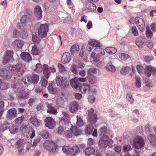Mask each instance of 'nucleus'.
<instances>
[{"instance_id": "a19ab883", "label": "nucleus", "mask_w": 156, "mask_h": 156, "mask_svg": "<svg viewBox=\"0 0 156 156\" xmlns=\"http://www.w3.org/2000/svg\"><path fill=\"white\" fill-rule=\"evenodd\" d=\"M87 80L91 83H95L98 80L96 76L94 75H89L87 76Z\"/></svg>"}, {"instance_id": "473e14b6", "label": "nucleus", "mask_w": 156, "mask_h": 156, "mask_svg": "<svg viewBox=\"0 0 156 156\" xmlns=\"http://www.w3.org/2000/svg\"><path fill=\"white\" fill-rule=\"evenodd\" d=\"M31 68L35 72L38 73H41L43 70L42 66L40 63L37 64L34 66H32Z\"/></svg>"}, {"instance_id": "2eb2a0df", "label": "nucleus", "mask_w": 156, "mask_h": 156, "mask_svg": "<svg viewBox=\"0 0 156 156\" xmlns=\"http://www.w3.org/2000/svg\"><path fill=\"white\" fill-rule=\"evenodd\" d=\"M45 105L48 108V109L47 110V111L48 113L53 114L54 115H56L57 114V111L54 108L53 103L46 102L45 103Z\"/></svg>"}, {"instance_id": "4c0bfd02", "label": "nucleus", "mask_w": 156, "mask_h": 156, "mask_svg": "<svg viewBox=\"0 0 156 156\" xmlns=\"http://www.w3.org/2000/svg\"><path fill=\"white\" fill-rule=\"evenodd\" d=\"M94 128V126L91 124L87 125L85 128V133L88 134H91Z\"/></svg>"}, {"instance_id": "412c9836", "label": "nucleus", "mask_w": 156, "mask_h": 156, "mask_svg": "<svg viewBox=\"0 0 156 156\" xmlns=\"http://www.w3.org/2000/svg\"><path fill=\"white\" fill-rule=\"evenodd\" d=\"M21 59L25 61L28 62L32 60V58L29 53L26 52H23L20 55Z\"/></svg>"}, {"instance_id": "bf43d9fd", "label": "nucleus", "mask_w": 156, "mask_h": 156, "mask_svg": "<svg viewBox=\"0 0 156 156\" xmlns=\"http://www.w3.org/2000/svg\"><path fill=\"white\" fill-rule=\"evenodd\" d=\"M78 69V67L75 64H74L70 68V70L75 74H78V71H77Z\"/></svg>"}, {"instance_id": "9b49d317", "label": "nucleus", "mask_w": 156, "mask_h": 156, "mask_svg": "<svg viewBox=\"0 0 156 156\" xmlns=\"http://www.w3.org/2000/svg\"><path fill=\"white\" fill-rule=\"evenodd\" d=\"M45 126L50 129H52L55 127V122L51 117H47L45 120Z\"/></svg>"}, {"instance_id": "c756f323", "label": "nucleus", "mask_w": 156, "mask_h": 156, "mask_svg": "<svg viewBox=\"0 0 156 156\" xmlns=\"http://www.w3.org/2000/svg\"><path fill=\"white\" fill-rule=\"evenodd\" d=\"M31 20V17H30V16H28V15H25L21 17L20 21L23 23L28 24L30 22Z\"/></svg>"}, {"instance_id": "39448f33", "label": "nucleus", "mask_w": 156, "mask_h": 156, "mask_svg": "<svg viewBox=\"0 0 156 156\" xmlns=\"http://www.w3.org/2000/svg\"><path fill=\"white\" fill-rule=\"evenodd\" d=\"M13 54V50H6L4 52L3 57L2 63L4 65L8 63L12 59Z\"/></svg>"}, {"instance_id": "774afa93", "label": "nucleus", "mask_w": 156, "mask_h": 156, "mask_svg": "<svg viewBox=\"0 0 156 156\" xmlns=\"http://www.w3.org/2000/svg\"><path fill=\"white\" fill-rule=\"evenodd\" d=\"M8 124V122L7 121L5 122L4 123L2 124L1 126H0V130H1L2 132L4 131L5 130L7 129V126L6 125Z\"/></svg>"}, {"instance_id": "864d4df0", "label": "nucleus", "mask_w": 156, "mask_h": 156, "mask_svg": "<svg viewBox=\"0 0 156 156\" xmlns=\"http://www.w3.org/2000/svg\"><path fill=\"white\" fill-rule=\"evenodd\" d=\"M126 98L127 101L131 104H132L134 101V99L132 97V94L131 93H128L126 95Z\"/></svg>"}, {"instance_id": "0eeeda50", "label": "nucleus", "mask_w": 156, "mask_h": 156, "mask_svg": "<svg viewBox=\"0 0 156 156\" xmlns=\"http://www.w3.org/2000/svg\"><path fill=\"white\" fill-rule=\"evenodd\" d=\"M133 143L135 147L139 149L143 147L144 145V141L143 138L140 136L136 137L133 140Z\"/></svg>"}, {"instance_id": "49530a36", "label": "nucleus", "mask_w": 156, "mask_h": 156, "mask_svg": "<svg viewBox=\"0 0 156 156\" xmlns=\"http://www.w3.org/2000/svg\"><path fill=\"white\" fill-rule=\"evenodd\" d=\"M76 125L79 127L83 126L84 124V122L82 118L80 116H77Z\"/></svg>"}, {"instance_id": "4d7b16f0", "label": "nucleus", "mask_w": 156, "mask_h": 156, "mask_svg": "<svg viewBox=\"0 0 156 156\" xmlns=\"http://www.w3.org/2000/svg\"><path fill=\"white\" fill-rule=\"evenodd\" d=\"M70 119L65 117H62L60 123L63 125H66L69 123Z\"/></svg>"}, {"instance_id": "c9c22d12", "label": "nucleus", "mask_w": 156, "mask_h": 156, "mask_svg": "<svg viewBox=\"0 0 156 156\" xmlns=\"http://www.w3.org/2000/svg\"><path fill=\"white\" fill-rule=\"evenodd\" d=\"M145 41V38L144 37H139L136 41V44L139 47H141L143 46Z\"/></svg>"}, {"instance_id": "a18cd8bd", "label": "nucleus", "mask_w": 156, "mask_h": 156, "mask_svg": "<svg viewBox=\"0 0 156 156\" xmlns=\"http://www.w3.org/2000/svg\"><path fill=\"white\" fill-rule=\"evenodd\" d=\"M97 116L95 114H93L92 116H89V120L91 123H95L97 121Z\"/></svg>"}, {"instance_id": "bb28decb", "label": "nucleus", "mask_w": 156, "mask_h": 156, "mask_svg": "<svg viewBox=\"0 0 156 156\" xmlns=\"http://www.w3.org/2000/svg\"><path fill=\"white\" fill-rule=\"evenodd\" d=\"M90 86L87 83H84L80 87H79V90L81 92L85 93L87 91H89L90 90Z\"/></svg>"}, {"instance_id": "ea45409f", "label": "nucleus", "mask_w": 156, "mask_h": 156, "mask_svg": "<svg viewBox=\"0 0 156 156\" xmlns=\"http://www.w3.org/2000/svg\"><path fill=\"white\" fill-rule=\"evenodd\" d=\"M31 78V83H37L38 81L39 77L38 75L36 74H32L30 75Z\"/></svg>"}, {"instance_id": "680f3d73", "label": "nucleus", "mask_w": 156, "mask_h": 156, "mask_svg": "<svg viewBox=\"0 0 156 156\" xmlns=\"http://www.w3.org/2000/svg\"><path fill=\"white\" fill-rule=\"evenodd\" d=\"M135 85L136 87L138 88H140L141 87V82L139 77H136Z\"/></svg>"}, {"instance_id": "a211bd4d", "label": "nucleus", "mask_w": 156, "mask_h": 156, "mask_svg": "<svg viewBox=\"0 0 156 156\" xmlns=\"http://www.w3.org/2000/svg\"><path fill=\"white\" fill-rule=\"evenodd\" d=\"M148 142L152 146L156 145V136L154 134L149 135L147 137Z\"/></svg>"}, {"instance_id": "f8f14e48", "label": "nucleus", "mask_w": 156, "mask_h": 156, "mask_svg": "<svg viewBox=\"0 0 156 156\" xmlns=\"http://www.w3.org/2000/svg\"><path fill=\"white\" fill-rule=\"evenodd\" d=\"M34 14L37 19H41L42 17V11L41 8L37 5L35 6L34 8Z\"/></svg>"}, {"instance_id": "20e7f679", "label": "nucleus", "mask_w": 156, "mask_h": 156, "mask_svg": "<svg viewBox=\"0 0 156 156\" xmlns=\"http://www.w3.org/2000/svg\"><path fill=\"white\" fill-rule=\"evenodd\" d=\"M49 30L48 26L47 23L41 24L38 29V35L41 38L45 37Z\"/></svg>"}, {"instance_id": "c03bdc74", "label": "nucleus", "mask_w": 156, "mask_h": 156, "mask_svg": "<svg viewBox=\"0 0 156 156\" xmlns=\"http://www.w3.org/2000/svg\"><path fill=\"white\" fill-rule=\"evenodd\" d=\"M48 91L50 94H56L58 92L57 89L53 88L52 85L49 84L48 87Z\"/></svg>"}, {"instance_id": "393cba45", "label": "nucleus", "mask_w": 156, "mask_h": 156, "mask_svg": "<svg viewBox=\"0 0 156 156\" xmlns=\"http://www.w3.org/2000/svg\"><path fill=\"white\" fill-rule=\"evenodd\" d=\"M84 152L87 155L90 156L94 154L95 150L93 147L90 146L87 147L85 149Z\"/></svg>"}, {"instance_id": "7ed1b4c3", "label": "nucleus", "mask_w": 156, "mask_h": 156, "mask_svg": "<svg viewBox=\"0 0 156 156\" xmlns=\"http://www.w3.org/2000/svg\"><path fill=\"white\" fill-rule=\"evenodd\" d=\"M55 81L57 85L62 89L66 88L69 86V81L68 79L61 76H57Z\"/></svg>"}, {"instance_id": "4be33fe9", "label": "nucleus", "mask_w": 156, "mask_h": 156, "mask_svg": "<svg viewBox=\"0 0 156 156\" xmlns=\"http://www.w3.org/2000/svg\"><path fill=\"white\" fill-rule=\"evenodd\" d=\"M70 83L71 87L73 88L77 89L79 87V83L78 78L75 77L70 80Z\"/></svg>"}, {"instance_id": "4468645a", "label": "nucleus", "mask_w": 156, "mask_h": 156, "mask_svg": "<svg viewBox=\"0 0 156 156\" xmlns=\"http://www.w3.org/2000/svg\"><path fill=\"white\" fill-rule=\"evenodd\" d=\"M24 43L23 41L16 40L12 42V45L15 49H19L22 48Z\"/></svg>"}, {"instance_id": "5fc2aeb1", "label": "nucleus", "mask_w": 156, "mask_h": 156, "mask_svg": "<svg viewBox=\"0 0 156 156\" xmlns=\"http://www.w3.org/2000/svg\"><path fill=\"white\" fill-rule=\"evenodd\" d=\"M71 148L68 146H64L62 147V150L64 153L70 154Z\"/></svg>"}, {"instance_id": "aec40b11", "label": "nucleus", "mask_w": 156, "mask_h": 156, "mask_svg": "<svg viewBox=\"0 0 156 156\" xmlns=\"http://www.w3.org/2000/svg\"><path fill=\"white\" fill-rule=\"evenodd\" d=\"M64 99L62 97H59L55 100L56 106L58 108H63L64 106Z\"/></svg>"}, {"instance_id": "13d9d810", "label": "nucleus", "mask_w": 156, "mask_h": 156, "mask_svg": "<svg viewBox=\"0 0 156 156\" xmlns=\"http://www.w3.org/2000/svg\"><path fill=\"white\" fill-rule=\"evenodd\" d=\"M39 134L42 137L46 138L48 137L49 133L46 130H43L41 131Z\"/></svg>"}, {"instance_id": "b1692460", "label": "nucleus", "mask_w": 156, "mask_h": 156, "mask_svg": "<svg viewBox=\"0 0 156 156\" xmlns=\"http://www.w3.org/2000/svg\"><path fill=\"white\" fill-rule=\"evenodd\" d=\"M57 147V145L53 141H51L49 143V146L47 149L49 151L54 153L56 152Z\"/></svg>"}, {"instance_id": "79ce46f5", "label": "nucleus", "mask_w": 156, "mask_h": 156, "mask_svg": "<svg viewBox=\"0 0 156 156\" xmlns=\"http://www.w3.org/2000/svg\"><path fill=\"white\" fill-rule=\"evenodd\" d=\"M106 51L108 53L112 55L115 53L117 51V49L113 47H108L105 48Z\"/></svg>"}, {"instance_id": "69168bd1", "label": "nucleus", "mask_w": 156, "mask_h": 156, "mask_svg": "<svg viewBox=\"0 0 156 156\" xmlns=\"http://www.w3.org/2000/svg\"><path fill=\"white\" fill-rule=\"evenodd\" d=\"M21 87L17 85H13L12 88L14 91L16 92H18L19 94L23 90L21 89Z\"/></svg>"}, {"instance_id": "603ef678", "label": "nucleus", "mask_w": 156, "mask_h": 156, "mask_svg": "<svg viewBox=\"0 0 156 156\" xmlns=\"http://www.w3.org/2000/svg\"><path fill=\"white\" fill-rule=\"evenodd\" d=\"M39 50L37 46L34 45L32 47L31 50V53L33 55H37L38 54Z\"/></svg>"}, {"instance_id": "cd10ccee", "label": "nucleus", "mask_w": 156, "mask_h": 156, "mask_svg": "<svg viewBox=\"0 0 156 156\" xmlns=\"http://www.w3.org/2000/svg\"><path fill=\"white\" fill-rule=\"evenodd\" d=\"M153 68L151 66H146L144 68V74L147 77H149L151 75L152 71L153 72Z\"/></svg>"}, {"instance_id": "f03ea898", "label": "nucleus", "mask_w": 156, "mask_h": 156, "mask_svg": "<svg viewBox=\"0 0 156 156\" xmlns=\"http://www.w3.org/2000/svg\"><path fill=\"white\" fill-rule=\"evenodd\" d=\"M8 68L13 73L19 76H21L24 72L23 66L21 63L9 66Z\"/></svg>"}, {"instance_id": "58836bf2", "label": "nucleus", "mask_w": 156, "mask_h": 156, "mask_svg": "<svg viewBox=\"0 0 156 156\" xmlns=\"http://www.w3.org/2000/svg\"><path fill=\"white\" fill-rule=\"evenodd\" d=\"M119 58L122 60L126 62L130 61L131 58L129 55L124 53H122L119 55Z\"/></svg>"}, {"instance_id": "de8ad7c7", "label": "nucleus", "mask_w": 156, "mask_h": 156, "mask_svg": "<svg viewBox=\"0 0 156 156\" xmlns=\"http://www.w3.org/2000/svg\"><path fill=\"white\" fill-rule=\"evenodd\" d=\"M79 50V48L78 45L75 44L73 45L71 47L70 51L72 54H73L75 52L78 51Z\"/></svg>"}, {"instance_id": "6e6d98bb", "label": "nucleus", "mask_w": 156, "mask_h": 156, "mask_svg": "<svg viewBox=\"0 0 156 156\" xmlns=\"http://www.w3.org/2000/svg\"><path fill=\"white\" fill-rule=\"evenodd\" d=\"M24 119V117L22 115L20 117H18L14 121L15 122L16 124H20L21 123Z\"/></svg>"}, {"instance_id": "423d86ee", "label": "nucleus", "mask_w": 156, "mask_h": 156, "mask_svg": "<svg viewBox=\"0 0 156 156\" xmlns=\"http://www.w3.org/2000/svg\"><path fill=\"white\" fill-rule=\"evenodd\" d=\"M43 74L44 77L47 79L51 75V73L50 70L52 73H54L55 72L56 69L55 67L52 66L51 67H49L46 64H44L43 65Z\"/></svg>"}, {"instance_id": "6e6552de", "label": "nucleus", "mask_w": 156, "mask_h": 156, "mask_svg": "<svg viewBox=\"0 0 156 156\" xmlns=\"http://www.w3.org/2000/svg\"><path fill=\"white\" fill-rule=\"evenodd\" d=\"M108 140V136L106 135H103L99 141L98 146L100 148L103 149L106 148L107 147Z\"/></svg>"}, {"instance_id": "e433bc0d", "label": "nucleus", "mask_w": 156, "mask_h": 156, "mask_svg": "<svg viewBox=\"0 0 156 156\" xmlns=\"http://www.w3.org/2000/svg\"><path fill=\"white\" fill-rule=\"evenodd\" d=\"M70 129L71 131L73 134L75 136H77L78 135H80L81 133V130L76 126H74V127H73V126H72L70 128Z\"/></svg>"}, {"instance_id": "0e129e2a", "label": "nucleus", "mask_w": 156, "mask_h": 156, "mask_svg": "<svg viewBox=\"0 0 156 156\" xmlns=\"http://www.w3.org/2000/svg\"><path fill=\"white\" fill-rule=\"evenodd\" d=\"M32 40L35 44L39 43L41 40L35 34H33L32 36Z\"/></svg>"}, {"instance_id": "3c124183", "label": "nucleus", "mask_w": 156, "mask_h": 156, "mask_svg": "<svg viewBox=\"0 0 156 156\" xmlns=\"http://www.w3.org/2000/svg\"><path fill=\"white\" fill-rule=\"evenodd\" d=\"M107 131L106 126H104L101 127L98 130V134L99 136H101L106 133Z\"/></svg>"}, {"instance_id": "5701e85b", "label": "nucleus", "mask_w": 156, "mask_h": 156, "mask_svg": "<svg viewBox=\"0 0 156 156\" xmlns=\"http://www.w3.org/2000/svg\"><path fill=\"white\" fill-rule=\"evenodd\" d=\"M80 152L79 147L77 146H73L70 149V154L72 156H75L77 155Z\"/></svg>"}, {"instance_id": "052dcab7", "label": "nucleus", "mask_w": 156, "mask_h": 156, "mask_svg": "<svg viewBox=\"0 0 156 156\" xmlns=\"http://www.w3.org/2000/svg\"><path fill=\"white\" fill-rule=\"evenodd\" d=\"M105 67L106 70L112 72H114L116 70L115 66L113 65H108L105 66Z\"/></svg>"}, {"instance_id": "6ab92c4d", "label": "nucleus", "mask_w": 156, "mask_h": 156, "mask_svg": "<svg viewBox=\"0 0 156 156\" xmlns=\"http://www.w3.org/2000/svg\"><path fill=\"white\" fill-rule=\"evenodd\" d=\"M31 123L35 126L39 127L41 123L40 121L35 116H31L30 118Z\"/></svg>"}, {"instance_id": "1a4fd4ad", "label": "nucleus", "mask_w": 156, "mask_h": 156, "mask_svg": "<svg viewBox=\"0 0 156 156\" xmlns=\"http://www.w3.org/2000/svg\"><path fill=\"white\" fill-rule=\"evenodd\" d=\"M135 22L139 29L143 32L144 29L145 23L143 20L139 17L135 18Z\"/></svg>"}, {"instance_id": "c85d7f7f", "label": "nucleus", "mask_w": 156, "mask_h": 156, "mask_svg": "<svg viewBox=\"0 0 156 156\" xmlns=\"http://www.w3.org/2000/svg\"><path fill=\"white\" fill-rule=\"evenodd\" d=\"M86 8L91 12H94L96 11V5L91 2H88L86 4Z\"/></svg>"}, {"instance_id": "9d476101", "label": "nucleus", "mask_w": 156, "mask_h": 156, "mask_svg": "<svg viewBox=\"0 0 156 156\" xmlns=\"http://www.w3.org/2000/svg\"><path fill=\"white\" fill-rule=\"evenodd\" d=\"M17 114V111L14 108L10 109L8 110L6 114V117L8 120H11L15 118Z\"/></svg>"}, {"instance_id": "a878e982", "label": "nucleus", "mask_w": 156, "mask_h": 156, "mask_svg": "<svg viewBox=\"0 0 156 156\" xmlns=\"http://www.w3.org/2000/svg\"><path fill=\"white\" fill-rule=\"evenodd\" d=\"M31 78L30 75H27L22 77V80L27 86L31 83Z\"/></svg>"}, {"instance_id": "7c9ffc66", "label": "nucleus", "mask_w": 156, "mask_h": 156, "mask_svg": "<svg viewBox=\"0 0 156 156\" xmlns=\"http://www.w3.org/2000/svg\"><path fill=\"white\" fill-rule=\"evenodd\" d=\"M88 43L93 47H101L102 46L100 42L95 40L90 39L88 41Z\"/></svg>"}, {"instance_id": "ddd939ff", "label": "nucleus", "mask_w": 156, "mask_h": 156, "mask_svg": "<svg viewBox=\"0 0 156 156\" xmlns=\"http://www.w3.org/2000/svg\"><path fill=\"white\" fill-rule=\"evenodd\" d=\"M30 92L28 90H23L18 94V98L20 100H25L28 98Z\"/></svg>"}, {"instance_id": "09e8293b", "label": "nucleus", "mask_w": 156, "mask_h": 156, "mask_svg": "<svg viewBox=\"0 0 156 156\" xmlns=\"http://www.w3.org/2000/svg\"><path fill=\"white\" fill-rule=\"evenodd\" d=\"M129 69V68L128 67H123L121 69L120 73L123 75H126L128 73Z\"/></svg>"}, {"instance_id": "f704fd0d", "label": "nucleus", "mask_w": 156, "mask_h": 156, "mask_svg": "<svg viewBox=\"0 0 156 156\" xmlns=\"http://www.w3.org/2000/svg\"><path fill=\"white\" fill-rule=\"evenodd\" d=\"M9 85L6 83L5 81L2 79H0V90H4L8 89Z\"/></svg>"}, {"instance_id": "2f4dec72", "label": "nucleus", "mask_w": 156, "mask_h": 156, "mask_svg": "<svg viewBox=\"0 0 156 156\" xmlns=\"http://www.w3.org/2000/svg\"><path fill=\"white\" fill-rule=\"evenodd\" d=\"M8 129L10 133L13 134L17 133L19 130L18 127L14 124H10Z\"/></svg>"}, {"instance_id": "338daca9", "label": "nucleus", "mask_w": 156, "mask_h": 156, "mask_svg": "<svg viewBox=\"0 0 156 156\" xmlns=\"http://www.w3.org/2000/svg\"><path fill=\"white\" fill-rule=\"evenodd\" d=\"M98 69L95 68H90L87 71V73L88 75H90L91 73L96 74L98 72Z\"/></svg>"}, {"instance_id": "8fccbe9b", "label": "nucleus", "mask_w": 156, "mask_h": 156, "mask_svg": "<svg viewBox=\"0 0 156 156\" xmlns=\"http://www.w3.org/2000/svg\"><path fill=\"white\" fill-rule=\"evenodd\" d=\"M146 35L148 38H151L153 36L152 32L151 31L149 27H147Z\"/></svg>"}, {"instance_id": "72a5a7b5", "label": "nucleus", "mask_w": 156, "mask_h": 156, "mask_svg": "<svg viewBox=\"0 0 156 156\" xmlns=\"http://www.w3.org/2000/svg\"><path fill=\"white\" fill-rule=\"evenodd\" d=\"M9 74V72L5 69H0V76L3 78H8Z\"/></svg>"}, {"instance_id": "dca6fc26", "label": "nucleus", "mask_w": 156, "mask_h": 156, "mask_svg": "<svg viewBox=\"0 0 156 156\" xmlns=\"http://www.w3.org/2000/svg\"><path fill=\"white\" fill-rule=\"evenodd\" d=\"M78 104L76 102L72 101L69 104V111L71 113H73L78 110Z\"/></svg>"}, {"instance_id": "f3484780", "label": "nucleus", "mask_w": 156, "mask_h": 156, "mask_svg": "<svg viewBox=\"0 0 156 156\" xmlns=\"http://www.w3.org/2000/svg\"><path fill=\"white\" fill-rule=\"evenodd\" d=\"M71 59V57L69 53L66 52L63 53L61 61L63 64H65L69 62Z\"/></svg>"}, {"instance_id": "f257e3e1", "label": "nucleus", "mask_w": 156, "mask_h": 156, "mask_svg": "<svg viewBox=\"0 0 156 156\" xmlns=\"http://www.w3.org/2000/svg\"><path fill=\"white\" fill-rule=\"evenodd\" d=\"M16 145L18 149V152L20 154L24 153L25 148L27 150L30 149L31 147V144L30 143L26 142L22 139H19L17 141Z\"/></svg>"}, {"instance_id": "37998d69", "label": "nucleus", "mask_w": 156, "mask_h": 156, "mask_svg": "<svg viewBox=\"0 0 156 156\" xmlns=\"http://www.w3.org/2000/svg\"><path fill=\"white\" fill-rule=\"evenodd\" d=\"M94 51L96 52V55H104L105 54V52L104 49L100 48H96L94 49Z\"/></svg>"}, {"instance_id": "e2e57ef3", "label": "nucleus", "mask_w": 156, "mask_h": 156, "mask_svg": "<svg viewBox=\"0 0 156 156\" xmlns=\"http://www.w3.org/2000/svg\"><path fill=\"white\" fill-rule=\"evenodd\" d=\"M131 149V146L129 144H125L123 147V150L124 152H128L130 151Z\"/></svg>"}]
</instances>
